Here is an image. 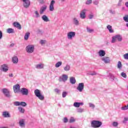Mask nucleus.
Returning <instances> with one entry per match:
<instances>
[{"mask_svg":"<svg viewBox=\"0 0 128 128\" xmlns=\"http://www.w3.org/2000/svg\"><path fill=\"white\" fill-rule=\"evenodd\" d=\"M122 0H119V2H120V3H122Z\"/></svg>","mask_w":128,"mask_h":128,"instance_id":"680f3d73","label":"nucleus"},{"mask_svg":"<svg viewBox=\"0 0 128 128\" xmlns=\"http://www.w3.org/2000/svg\"><path fill=\"white\" fill-rule=\"evenodd\" d=\"M6 32H8V34H14V30L12 28H8L6 30Z\"/></svg>","mask_w":128,"mask_h":128,"instance_id":"c85d7f7f","label":"nucleus"},{"mask_svg":"<svg viewBox=\"0 0 128 128\" xmlns=\"http://www.w3.org/2000/svg\"><path fill=\"white\" fill-rule=\"evenodd\" d=\"M84 84L83 82L79 83L76 88V90L80 92H82L84 90Z\"/></svg>","mask_w":128,"mask_h":128,"instance_id":"0eeeda50","label":"nucleus"},{"mask_svg":"<svg viewBox=\"0 0 128 128\" xmlns=\"http://www.w3.org/2000/svg\"><path fill=\"white\" fill-rule=\"evenodd\" d=\"M68 118L66 117L64 118V122H68Z\"/></svg>","mask_w":128,"mask_h":128,"instance_id":"4d7b16f0","label":"nucleus"},{"mask_svg":"<svg viewBox=\"0 0 128 128\" xmlns=\"http://www.w3.org/2000/svg\"><path fill=\"white\" fill-rule=\"evenodd\" d=\"M14 105H15L16 106H20V102H14Z\"/></svg>","mask_w":128,"mask_h":128,"instance_id":"de8ad7c7","label":"nucleus"},{"mask_svg":"<svg viewBox=\"0 0 128 128\" xmlns=\"http://www.w3.org/2000/svg\"><path fill=\"white\" fill-rule=\"evenodd\" d=\"M68 75L66 74H63L59 78L58 80L59 82H66V80H68Z\"/></svg>","mask_w":128,"mask_h":128,"instance_id":"423d86ee","label":"nucleus"},{"mask_svg":"<svg viewBox=\"0 0 128 128\" xmlns=\"http://www.w3.org/2000/svg\"><path fill=\"white\" fill-rule=\"evenodd\" d=\"M99 56H106V51L104 50H100L98 52Z\"/></svg>","mask_w":128,"mask_h":128,"instance_id":"5701e85b","label":"nucleus"},{"mask_svg":"<svg viewBox=\"0 0 128 128\" xmlns=\"http://www.w3.org/2000/svg\"><path fill=\"white\" fill-rule=\"evenodd\" d=\"M13 26L16 28H18V30H22V25L20 24L18 22H14L13 23Z\"/></svg>","mask_w":128,"mask_h":128,"instance_id":"6ab92c4d","label":"nucleus"},{"mask_svg":"<svg viewBox=\"0 0 128 128\" xmlns=\"http://www.w3.org/2000/svg\"><path fill=\"white\" fill-rule=\"evenodd\" d=\"M106 28L109 30V32H110V34H112L114 32V30H112V26L108 25Z\"/></svg>","mask_w":128,"mask_h":128,"instance_id":"a878e982","label":"nucleus"},{"mask_svg":"<svg viewBox=\"0 0 128 128\" xmlns=\"http://www.w3.org/2000/svg\"><path fill=\"white\" fill-rule=\"evenodd\" d=\"M112 126L114 128H116V126H118V122H114L112 124Z\"/></svg>","mask_w":128,"mask_h":128,"instance_id":"e433bc0d","label":"nucleus"},{"mask_svg":"<svg viewBox=\"0 0 128 128\" xmlns=\"http://www.w3.org/2000/svg\"><path fill=\"white\" fill-rule=\"evenodd\" d=\"M61 0V2H66V0Z\"/></svg>","mask_w":128,"mask_h":128,"instance_id":"69168bd1","label":"nucleus"},{"mask_svg":"<svg viewBox=\"0 0 128 128\" xmlns=\"http://www.w3.org/2000/svg\"><path fill=\"white\" fill-rule=\"evenodd\" d=\"M34 14H35V18H38L40 17V13L38 12L35 11Z\"/></svg>","mask_w":128,"mask_h":128,"instance_id":"72a5a7b5","label":"nucleus"},{"mask_svg":"<svg viewBox=\"0 0 128 128\" xmlns=\"http://www.w3.org/2000/svg\"><path fill=\"white\" fill-rule=\"evenodd\" d=\"M13 90L15 94L20 92V84H16L13 86Z\"/></svg>","mask_w":128,"mask_h":128,"instance_id":"9d476101","label":"nucleus"},{"mask_svg":"<svg viewBox=\"0 0 128 128\" xmlns=\"http://www.w3.org/2000/svg\"><path fill=\"white\" fill-rule=\"evenodd\" d=\"M2 38V32L0 30V40Z\"/></svg>","mask_w":128,"mask_h":128,"instance_id":"13d9d810","label":"nucleus"},{"mask_svg":"<svg viewBox=\"0 0 128 128\" xmlns=\"http://www.w3.org/2000/svg\"><path fill=\"white\" fill-rule=\"evenodd\" d=\"M54 92L56 94H60V90L58 88L54 89Z\"/></svg>","mask_w":128,"mask_h":128,"instance_id":"a18cd8bd","label":"nucleus"},{"mask_svg":"<svg viewBox=\"0 0 128 128\" xmlns=\"http://www.w3.org/2000/svg\"><path fill=\"white\" fill-rule=\"evenodd\" d=\"M102 61L104 62V64H110V60L108 57H103L101 58Z\"/></svg>","mask_w":128,"mask_h":128,"instance_id":"2eb2a0df","label":"nucleus"},{"mask_svg":"<svg viewBox=\"0 0 128 128\" xmlns=\"http://www.w3.org/2000/svg\"><path fill=\"white\" fill-rule=\"evenodd\" d=\"M26 51L28 54H32L34 52V45L28 44L26 47Z\"/></svg>","mask_w":128,"mask_h":128,"instance_id":"20e7f679","label":"nucleus"},{"mask_svg":"<svg viewBox=\"0 0 128 128\" xmlns=\"http://www.w3.org/2000/svg\"><path fill=\"white\" fill-rule=\"evenodd\" d=\"M123 58L124 60H128V53L124 54Z\"/></svg>","mask_w":128,"mask_h":128,"instance_id":"c03bdc74","label":"nucleus"},{"mask_svg":"<svg viewBox=\"0 0 128 128\" xmlns=\"http://www.w3.org/2000/svg\"><path fill=\"white\" fill-rule=\"evenodd\" d=\"M128 121V117H125L124 118V120H123V123L126 124V122Z\"/></svg>","mask_w":128,"mask_h":128,"instance_id":"864d4df0","label":"nucleus"},{"mask_svg":"<svg viewBox=\"0 0 128 128\" xmlns=\"http://www.w3.org/2000/svg\"><path fill=\"white\" fill-rule=\"evenodd\" d=\"M94 18V14H91L88 15V18L90 20H92V18Z\"/></svg>","mask_w":128,"mask_h":128,"instance_id":"5fc2aeb1","label":"nucleus"},{"mask_svg":"<svg viewBox=\"0 0 128 128\" xmlns=\"http://www.w3.org/2000/svg\"><path fill=\"white\" fill-rule=\"evenodd\" d=\"M62 62L60 61L57 62L55 64V68H60V66H62Z\"/></svg>","mask_w":128,"mask_h":128,"instance_id":"c756f323","label":"nucleus"},{"mask_svg":"<svg viewBox=\"0 0 128 128\" xmlns=\"http://www.w3.org/2000/svg\"><path fill=\"white\" fill-rule=\"evenodd\" d=\"M68 96V92H63L62 94V98H66Z\"/></svg>","mask_w":128,"mask_h":128,"instance_id":"37998d69","label":"nucleus"},{"mask_svg":"<svg viewBox=\"0 0 128 128\" xmlns=\"http://www.w3.org/2000/svg\"><path fill=\"white\" fill-rule=\"evenodd\" d=\"M76 122V120H74V118L73 117H72L69 121V122Z\"/></svg>","mask_w":128,"mask_h":128,"instance_id":"49530a36","label":"nucleus"},{"mask_svg":"<svg viewBox=\"0 0 128 128\" xmlns=\"http://www.w3.org/2000/svg\"><path fill=\"white\" fill-rule=\"evenodd\" d=\"M14 46V43H12V44H10V46L11 48H12V46Z\"/></svg>","mask_w":128,"mask_h":128,"instance_id":"052dcab7","label":"nucleus"},{"mask_svg":"<svg viewBox=\"0 0 128 128\" xmlns=\"http://www.w3.org/2000/svg\"><path fill=\"white\" fill-rule=\"evenodd\" d=\"M122 36L120 34H116L112 37L111 40L112 44H114L117 42H122Z\"/></svg>","mask_w":128,"mask_h":128,"instance_id":"f257e3e1","label":"nucleus"},{"mask_svg":"<svg viewBox=\"0 0 128 128\" xmlns=\"http://www.w3.org/2000/svg\"><path fill=\"white\" fill-rule=\"evenodd\" d=\"M24 120L22 119L19 121V125L21 128H24Z\"/></svg>","mask_w":128,"mask_h":128,"instance_id":"bb28decb","label":"nucleus"},{"mask_svg":"<svg viewBox=\"0 0 128 128\" xmlns=\"http://www.w3.org/2000/svg\"><path fill=\"white\" fill-rule=\"evenodd\" d=\"M1 128H8L6 127H1Z\"/></svg>","mask_w":128,"mask_h":128,"instance_id":"338daca9","label":"nucleus"},{"mask_svg":"<svg viewBox=\"0 0 128 128\" xmlns=\"http://www.w3.org/2000/svg\"><path fill=\"white\" fill-rule=\"evenodd\" d=\"M109 77L112 82H114V80L115 77L114 76V74H110Z\"/></svg>","mask_w":128,"mask_h":128,"instance_id":"473e14b6","label":"nucleus"},{"mask_svg":"<svg viewBox=\"0 0 128 128\" xmlns=\"http://www.w3.org/2000/svg\"><path fill=\"white\" fill-rule=\"evenodd\" d=\"M122 8L124 9V8Z\"/></svg>","mask_w":128,"mask_h":128,"instance_id":"774afa93","label":"nucleus"},{"mask_svg":"<svg viewBox=\"0 0 128 128\" xmlns=\"http://www.w3.org/2000/svg\"><path fill=\"white\" fill-rule=\"evenodd\" d=\"M87 32H89L90 34H92V32H94V30L92 28H90L88 27H86Z\"/></svg>","mask_w":128,"mask_h":128,"instance_id":"2f4dec72","label":"nucleus"},{"mask_svg":"<svg viewBox=\"0 0 128 128\" xmlns=\"http://www.w3.org/2000/svg\"><path fill=\"white\" fill-rule=\"evenodd\" d=\"M121 76H122L123 78H126V74L124 72L121 73Z\"/></svg>","mask_w":128,"mask_h":128,"instance_id":"09e8293b","label":"nucleus"},{"mask_svg":"<svg viewBox=\"0 0 128 128\" xmlns=\"http://www.w3.org/2000/svg\"><path fill=\"white\" fill-rule=\"evenodd\" d=\"M12 62L14 64H16L18 62V58L16 56H14L12 58Z\"/></svg>","mask_w":128,"mask_h":128,"instance_id":"a211bd4d","label":"nucleus"},{"mask_svg":"<svg viewBox=\"0 0 128 128\" xmlns=\"http://www.w3.org/2000/svg\"><path fill=\"white\" fill-rule=\"evenodd\" d=\"M0 70L4 72H6L8 70V66L6 64H4L1 66Z\"/></svg>","mask_w":128,"mask_h":128,"instance_id":"ddd939ff","label":"nucleus"},{"mask_svg":"<svg viewBox=\"0 0 128 128\" xmlns=\"http://www.w3.org/2000/svg\"><path fill=\"white\" fill-rule=\"evenodd\" d=\"M122 68V62H120V61H118V68H119V70H121Z\"/></svg>","mask_w":128,"mask_h":128,"instance_id":"f704fd0d","label":"nucleus"},{"mask_svg":"<svg viewBox=\"0 0 128 128\" xmlns=\"http://www.w3.org/2000/svg\"><path fill=\"white\" fill-rule=\"evenodd\" d=\"M20 92H21L23 96H28V90L26 88H22L20 90Z\"/></svg>","mask_w":128,"mask_h":128,"instance_id":"4468645a","label":"nucleus"},{"mask_svg":"<svg viewBox=\"0 0 128 128\" xmlns=\"http://www.w3.org/2000/svg\"><path fill=\"white\" fill-rule=\"evenodd\" d=\"M120 4H122V3L119 2L118 4V6H120Z\"/></svg>","mask_w":128,"mask_h":128,"instance_id":"0e129e2a","label":"nucleus"},{"mask_svg":"<svg viewBox=\"0 0 128 128\" xmlns=\"http://www.w3.org/2000/svg\"><path fill=\"white\" fill-rule=\"evenodd\" d=\"M92 2V0H87L86 2V4H90Z\"/></svg>","mask_w":128,"mask_h":128,"instance_id":"3c124183","label":"nucleus"},{"mask_svg":"<svg viewBox=\"0 0 128 128\" xmlns=\"http://www.w3.org/2000/svg\"><path fill=\"white\" fill-rule=\"evenodd\" d=\"M48 6H42L40 10V14H42L46 10Z\"/></svg>","mask_w":128,"mask_h":128,"instance_id":"4be33fe9","label":"nucleus"},{"mask_svg":"<svg viewBox=\"0 0 128 128\" xmlns=\"http://www.w3.org/2000/svg\"><path fill=\"white\" fill-rule=\"evenodd\" d=\"M72 22L74 24V26H79L80 25V21L78 20L76 18H74L72 19Z\"/></svg>","mask_w":128,"mask_h":128,"instance_id":"aec40b11","label":"nucleus"},{"mask_svg":"<svg viewBox=\"0 0 128 128\" xmlns=\"http://www.w3.org/2000/svg\"><path fill=\"white\" fill-rule=\"evenodd\" d=\"M84 112V110L83 108H77V112L82 113V112Z\"/></svg>","mask_w":128,"mask_h":128,"instance_id":"4c0bfd02","label":"nucleus"},{"mask_svg":"<svg viewBox=\"0 0 128 128\" xmlns=\"http://www.w3.org/2000/svg\"><path fill=\"white\" fill-rule=\"evenodd\" d=\"M54 4H56V1L54 0H51L50 4L49 6V10L50 12H54Z\"/></svg>","mask_w":128,"mask_h":128,"instance_id":"f8f14e48","label":"nucleus"},{"mask_svg":"<svg viewBox=\"0 0 128 128\" xmlns=\"http://www.w3.org/2000/svg\"><path fill=\"white\" fill-rule=\"evenodd\" d=\"M34 94L35 96L40 100H44V96L42 94L40 91L38 89L35 90L34 91Z\"/></svg>","mask_w":128,"mask_h":128,"instance_id":"7ed1b4c3","label":"nucleus"},{"mask_svg":"<svg viewBox=\"0 0 128 128\" xmlns=\"http://www.w3.org/2000/svg\"><path fill=\"white\" fill-rule=\"evenodd\" d=\"M124 20L126 22H128V15H126L123 18Z\"/></svg>","mask_w":128,"mask_h":128,"instance_id":"79ce46f5","label":"nucleus"},{"mask_svg":"<svg viewBox=\"0 0 128 128\" xmlns=\"http://www.w3.org/2000/svg\"><path fill=\"white\" fill-rule=\"evenodd\" d=\"M86 9H84L81 10L80 14V16L82 20H84V18H86Z\"/></svg>","mask_w":128,"mask_h":128,"instance_id":"9b49d317","label":"nucleus"},{"mask_svg":"<svg viewBox=\"0 0 128 128\" xmlns=\"http://www.w3.org/2000/svg\"><path fill=\"white\" fill-rule=\"evenodd\" d=\"M102 123L98 120H92L91 122V126L94 128H100Z\"/></svg>","mask_w":128,"mask_h":128,"instance_id":"f03ea898","label":"nucleus"},{"mask_svg":"<svg viewBox=\"0 0 128 128\" xmlns=\"http://www.w3.org/2000/svg\"><path fill=\"white\" fill-rule=\"evenodd\" d=\"M46 40H40V44L41 46H44V44H46Z\"/></svg>","mask_w":128,"mask_h":128,"instance_id":"58836bf2","label":"nucleus"},{"mask_svg":"<svg viewBox=\"0 0 128 128\" xmlns=\"http://www.w3.org/2000/svg\"><path fill=\"white\" fill-rule=\"evenodd\" d=\"M2 92L4 96H5L6 98H10L12 96V95H10V92L8 89L3 88L2 89Z\"/></svg>","mask_w":128,"mask_h":128,"instance_id":"39448f33","label":"nucleus"},{"mask_svg":"<svg viewBox=\"0 0 128 128\" xmlns=\"http://www.w3.org/2000/svg\"><path fill=\"white\" fill-rule=\"evenodd\" d=\"M30 32H26L25 34V35L24 36V40H28V38H30Z\"/></svg>","mask_w":128,"mask_h":128,"instance_id":"cd10ccee","label":"nucleus"},{"mask_svg":"<svg viewBox=\"0 0 128 128\" xmlns=\"http://www.w3.org/2000/svg\"><path fill=\"white\" fill-rule=\"evenodd\" d=\"M80 106H84V103L83 102H75L74 104V106L75 108H80Z\"/></svg>","mask_w":128,"mask_h":128,"instance_id":"393cba45","label":"nucleus"},{"mask_svg":"<svg viewBox=\"0 0 128 128\" xmlns=\"http://www.w3.org/2000/svg\"><path fill=\"white\" fill-rule=\"evenodd\" d=\"M42 20H44V22H50V19L48 18V16H46V15H43L42 16Z\"/></svg>","mask_w":128,"mask_h":128,"instance_id":"b1692460","label":"nucleus"},{"mask_svg":"<svg viewBox=\"0 0 128 128\" xmlns=\"http://www.w3.org/2000/svg\"><path fill=\"white\" fill-rule=\"evenodd\" d=\"M18 110L22 114L24 113V109L22 107H18Z\"/></svg>","mask_w":128,"mask_h":128,"instance_id":"c9c22d12","label":"nucleus"},{"mask_svg":"<svg viewBox=\"0 0 128 128\" xmlns=\"http://www.w3.org/2000/svg\"><path fill=\"white\" fill-rule=\"evenodd\" d=\"M88 74H90V76H96V72L94 71H93L88 73Z\"/></svg>","mask_w":128,"mask_h":128,"instance_id":"ea45409f","label":"nucleus"},{"mask_svg":"<svg viewBox=\"0 0 128 128\" xmlns=\"http://www.w3.org/2000/svg\"><path fill=\"white\" fill-rule=\"evenodd\" d=\"M9 76H10V78H12V76H14V74H9Z\"/></svg>","mask_w":128,"mask_h":128,"instance_id":"bf43d9fd","label":"nucleus"},{"mask_svg":"<svg viewBox=\"0 0 128 128\" xmlns=\"http://www.w3.org/2000/svg\"><path fill=\"white\" fill-rule=\"evenodd\" d=\"M35 68L37 70H42V68H44V64L40 63L38 64H37L36 65Z\"/></svg>","mask_w":128,"mask_h":128,"instance_id":"dca6fc26","label":"nucleus"},{"mask_svg":"<svg viewBox=\"0 0 128 128\" xmlns=\"http://www.w3.org/2000/svg\"><path fill=\"white\" fill-rule=\"evenodd\" d=\"M76 78L74 77H71L70 78V84H76Z\"/></svg>","mask_w":128,"mask_h":128,"instance_id":"7c9ffc66","label":"nucleus"},{"mask_svg":"<svg viewBox=\"0 0 128 128\" xmlns=\"http://www.w3.org/2000/svg\"><path fill=\"white\" fill-rule=\"evenodd\" d=\"M2 116L4 118H10V112L8 111H4L2 113Z\"/></svg>","mask_w":128,"mask_h":128,"instance_id":"f3484780","label":"nucleus"},{"mask_svg":"<svg viewBox=\"0 0 128 128\" xmlns=\"http://www.w3.org/2000/svg\"><path fill=\"white\" fill-rule=\"evenodd\" d=\"M93 4L95 6H98V4H100V1H98V0H94V1H93Z\"/></svg>","mask_w":128,"mask_h":128,"instance_id":"a19ab883","label":"nucleus"},{"mask_svg":"<svg viewBox=\"0 0 128 128\" xmlns=\"http://www.w3.org/2000/svg\"><path fill=\"white\" fill-rule=\"evenodd\" d=\"M63 68L64 72H70V65L66 64L64 66Z\"/></svg>","mask_w":128,"mask_h":128,"instance_id":"412c9836","label":"nucleus"},{"mask_svg":"<svg viewBox=\"0 0 128 128\" xmlns=\"http://www.w3.org/2000/svg\"><path fill=\"white\" fill-rule=\"evenodd\" d=\"M23 2V6L25 8H30V0H22Z\"/></svg>","mask_w":128,"mask_h":128,"instance_id":"6e6552de","label":"nucleus"},{"mask_svg":"<svg viewBox=\"0 0 128 128\" xmlns=\"http://www.w3.org/2000/svg\"><path fill=\"white\" fill-rule=\"evenodd\" d=\"M109 12L110 14H116V11L115 10H109Z\"/></svg>","mask_w":128,"mask_h":128,"instance_id":"6e6d98bb","label":"nucleus"},{"mask_svg":"<svg viewBox=\"0 0 128 128\" xmlns=\"http://www.w3.org/2000/svg\"><path fill=\"white\" fill-rule=\"evenodd\" d=\"M126 26L128 28V23L126 24Z\"/></svg>","mask_w":128,"mask_h":128,"instance_id":"e2e57ef3","label":"nucleus"},{"mask_svg":"<svg viewBox=\"0 0 128 128\" xmlns=\"http://www.w3.org/2000/svg\"><path fill=\"white\" fill-rule=\"evenodd\" d=\"M76 36V32H70L67 33V37L68 40H72Z\"/></svg>","mask_w":128,"mask_h":128,"instance_id":"1a4fd4ad","label":"nucleus"},{"mask_svg":"<svg viewBox=\"0 0 128 128\" xmlns=\"http://www.w3.org/2000/svg\"><path fill=\"white\" fill-rule=\"evenodd\" d=\"M89 106L90 108H94V104L92 103H89Z\"/></svg>","mask_w":128,"mask_h":128,"instance_id":"603ef678","label":"nucleus"},{"mask_svg":"<svg viewBox=\"0 0 128 128\" xmlns=\"http://www.w3.org/2000/svg\"><path fill=\"white\" fill-rule=\"evenodd\" d=\"M20 106H26V103L25 102H20Z\"/></svg>","mask_w":128,"mask_h":128,"instance_id":"8fccbe9b","label":"nucleus"}]
</instances>
